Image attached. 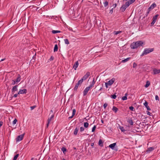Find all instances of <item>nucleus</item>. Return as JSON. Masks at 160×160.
I'll return each instance as SVG.
<instances>
[{
	"label": "nucleus",
	"mask_w": 160,
	"mask_h": 160,
	"mask_svg": "<svg viewBox=\"0 0 160 160\" xmlns=\"http://www.w3.org/2000/svg\"><path fill=\"white\" fill-rule=\"evenodd\" d=\"M155 99L156 100H159V98L158 96L157 95L155 96Z\"/></svg>",
	"instance_id": "09e8293b"
},
{
	"label": "nucleus",
	"mask_w": 160,
	"mask_h": 160,
	"mask_svg": "<svg viewBox=\"0 0 160 160\" xmlns=\"http://www.w3.org/2000/svg\"><path fill=\"white\" fill-rule=\"evenodd\" d=\"M150 83L149 81H147L146 82V84L145 86V87L146 88H148L150 85Z\"/></svg>",
	"instance_id": "b1692460"
},
{
	"label": "nucleus",
	"mask_w": 160,
	"mask_h": 160,
	"mask_svg": "<svg viewBox=\"0 0 160 160\" xmlns=\"http://www.w3.org/2000/svg\"><path fill=\"white\" fill-rule=\"evenodd\" d=\"M80 131L82 132L84 130V128L83 127H81L80 128Z\"/></svg>",
	"instance_id": "8fccbe9b"
},
{
	"label": "nucleus",
	"mask_w": 160,
	"mask_h": 160,
	"mask_svg": "<svg viewBox=\"0 0 160 160\" xmlns=\"http://www.w3.org/2000/svg\"><path fill=\"white\" fill-rule=\"evenodd\" d=\"M76 112V110L75 109H74L73 110L72 112V116H74L75 115Z\"/></svg>",
	"instance_id": "ea45409f"
},
{
	"label": "nucleus",
	"mask_w": 160,
	"mask_h": 160,
	"mask_svg": "<svg viewBox=\"0 0 160 160\" xmlns=\"http://www.w3.org/2000/svg\"><path fill=\"white\" fill-rule=\"evenodd\" d=\"M79 85H80V84L78 82L76 84L75 86V87L74 88V90H75V91L77 90Z\"/></svg>",
	"instance_id": "412c9836"
},
{
	"label": "nucleus",
	"mask_w": 160,
	"mask_h": 160,
	"mask_svg": "<svg viewBox=\"0 0 160 160\" xmlns=\"http://www.w3.org/2000/svg\"><path fill=\"white\" fill-rule=\"evenodd\" d=\"M154 50L153 48H147L144 49L141 56H142L146 55L149 53L153 51Z\"/></svg>",
	"instance_id": "f03ea898"
},
{
	"label": "nucleus",
	"mask_w": 160,
	"mask_h": 160,
	"mask_svg": "<svg viewBox=\"0 0 160 160\" xmlns=\"http://www.w3.org/2000/svg\"><path fill=\"white\" fill-rule=\"evenodd\" d=\"M96 128V125H94V127L92 128V132H94Z\"/></svg>",
	"instance_id": "4c0bfd02"
},
{
	"label": "nucleus",
	"mask_w": 160,
	"mask_h": 160,
	"mask_svg": "<svg viewBox=\"0 0 160 160\" xmlns=\"http://www.w3.org/2000/svg\"><path fill=\"white\" fill-rule=\"evenodd\" d=\"M153 72L154 74H156L160 73V69H157L156 68H154L153 69Z\"/></svg>",
	"instance_id": "9d476101"
},
{
	"label": "nucleus",
	"mask_w": 160,
	"mask_h": 160,
	"mask_svg": "<svg viewBox=\"0 0 160 160\" xmlns=\"http://www.w3.org/2000/svg\"><path fill=\"white\" fill-rule=\"evenodd\" d=\"M83 81V80L81 78L78 82L80 84V85H81Z\"/></svg>",
	"instance_id": "2f4dec72"
},
{
	"label": "nucleus",
	"mask_w": 160,
	"mask_h": 160,
	"mask_svg": "<svg viewBox=\"0 0 160 160\" xmlns=\"http://www.w3.org/2000/svg\"><path fill=\"white\" fill-rule=\"evenodd\" d=\"M155 22H156V21L153 20V21L151 23V24L152 25H153L154 24V23H155Z\"/></svg>",
	"instance_id": "603ef678"
},
{
	"label": "nucleus",
	"mask_w": 160,
	"mask_h": 160,
	"mask_svg": "<svg viewBox=\"0 0 160 160\" xmlns=\"http://www.w3.org/2000/svg\"><path fill=\"white\" fill-rule=\"evenodd\" d=\"M27 92V90L26 89H20L18 92V94H26Z\"/></svg>",
	"instance_id": "39448f33"
},
{
	"label": "nucleus",
	"mask_w": 160,
	"mask_h": 160,
	"mask_svg": "<svg viewBox=\"0 0 160 160\" xmlns=\"http://www.w3.org/2000/svg\"><path fill=\"white\" fill-rule=\"evenodd\" d=\"M21 79V76L20 74H18V75L17 78L15 80V81L17 82V83H18L20 81Z\"/></svg>",
	"instance_id": "9b49d317"
},
{
	"label": "nucleus",
	"mask_w": 160,
	"mask_h": 160,
	"mask_svg": "<svg viewBox=\"0 0 160 160\" xmlns=\"http://www.w3.org/2000/svg\"><path fill=\"white\" fill-rule=\"evenodd\" d=\"M94 143H91V146L92 147H93L94 146Z\"/></svg>",
	"instance_id": "052dcab7"
},
{
	"label": "nucleus",
	"mask_w": 160,
	"mask_h": 160,
	"mask_svg": "<svg viewBox=\"0 0 160 160\" xmlns=\"http://www.w3.org/2000/svg\"><path fill=\"white\" fill-rule=\"evenodd\" d=\"M129 109L132 111H133L134 108L132 106H131L129 107Z\"/></svg>",
	"instance_id": "c03bdc74"
},
{
	"label": "nucleus",
	"mask_w": 160,
	"mask_h": 160,
	"mask_svg": "<svg viewBox=\"0 0 160 160\" xmlns=\"http://www.w3.org/2000/svg\"><path fill=\"white\" fill-rule=\"evenodd\" d=\"M103 4L104 7H106L108 5V2L106 1L104 2Z\"/></svg>",
	"instance_id": "473e14b6"
},
{
	"label": "nucleus",
	"mask_w": 160,
	"mask_h": 160,
	"mask_svg": "<svg viewBox=\"0 0 160 160\" xmlns=\"http://www.w3.org/2000/svg\"><path fill=\"white\" fill-rule=\"evenodd\" d=\"M113 8H112L111 10L110 11V13H112L113 12Z\"/></svg>",
	"instance_id": "13d9d810"
},
{
	"label": "nucleus",
	"mask_w": 160,
	"mask_h": 160,
	"mask_svg": "<svg viewBox=\"0 0 160 160\" xmlns=\"http://www.w3.org/2000/svg\"><path fill=\"white\" fill-rule=\"evenodd\" d=\"M12 85H15L16 83H17V82H16L15 80H12Z\"/></svg>",
	"instance_id": "c9c22d12"
},
{
	"label": "nucleus",
	"mask_w": 160,
	"mask_h": 160,
	"mask_svg": "<svg viewBox=\"0 0 160 160\" xmlns=\"http://www.w3.org/2000/svg\"><path fill=\"white\" fill-rule=\"evenodd\" d=\"M78 64H79L78 62V61H77L75 62L73 66V68H74V69L75 70L76 69V68H77L78 66Z\"/></svg>",
	"instance_id": "dca6fc26"
},
{
	"label": "nucleus",
	"mask_w": 160,
	"mask_h": 160,
	"mask_svg": "<svg viewBox=\"0 0 160 160\" xmlns=\"http://www.w3.org/2000/svg\"><path fill=\"white\" fill-rule=\"evenodd\" d=\"M102 87L100 89H99V90L100 91L102 89Z\"/></svg>",
	"instance_id": "338daca9"
},
{
	"label": "nucleus",
	"mask_w": 160,
	"mask_h": 160,
	"mask_svg": "<svg viewBox=\"0 0 160 160\" xmlns=\"http://www.w3.org/2000/svg\"><path fill=\"white\" fill-rule=\"evenodd\" d=\"M145 106L146 108L148 110L150 111L151 110V109L149 108V107L148 106V103L147 101H145V102L143 104Z\"/></svg>",
	"instance_id": "f8f14e48"
},
{
	"label": "nucleus",
	"mask_w": 160,
	"mask_h": 160,
	"mask_svg": "<svg viewBox=\"0 0 160 160\" xmlns=\"http://www.w3.org/2000/svg\"><path fill=\"white\" fill-rule=\"evenodd\" d=\"M54 59V57H53L52 56L51 58H50V59H49V60L50 61H52Z\"/></svg>",
	"instance_id": "3c124183"
},
{
	"label": "nucleus",
	"mask_w": 160,
	"mask_h": 160,
	"mask_svg": "<svg viewBox=\"0 0 160 160\" xmlns=\"http://www.w3.org/2000/svg\"><path fill=\"white\" fill-rule=\"evenodd\" d=\"M36 107V105L31 106L30 107L31 110H32L34 108H35Z\"/></svg>",
	"instance_id": "37998d69"
},
{
	"label": "nucleus",
	"mask_w": 160,
	"mask_h": 160,
	"mask_svg": "<svg viewBox=\"0 0 160 160\" xmlns=\"http://www.w3.org/2000/svg\"><path fill=\"white\" fill-rule=\"evenodd\" d=\"M137 66V64L135 62H134L133 64V68H136Z\"/></svg>",
	"instance_id": "49530a36"
},
{
	"label": "nucleus",
	"mask_w": 160,
	"mask_h": 160,
	"mask_svg": "<svg viewBox=\"0 0 160 160\" xmlns=\"http://www.w3.org/2000/svg\"><path fill=\"white\" fill-rule=\"evenodd\" d=\"M152 9V8H150V6L148 8V11H149V12L151 10V9Z\"/></svg>",
	"instance_id": "bf43d9fd"
},
{
	"label": "nucleus",
	"mask_w": 160,
	"mask_h": 160,
	"mask_svg": "<svg viewBox=\"0 0 160 160\" xmlns=\"http://www.w3.org/2000/svg\"><path fill=\"white\" fill-rule=\"evenodd\" d=\"M115 81V79L114 78H113L107 82L108 83V85L110 86L113 84Z\"/></svg>",
	"instance_id": "423d86ee"
},
{
	"label": "nucleus",
	"mask_w": 160,
	"mask_h": 160,
	"mask_svg": "<svg viewBox=\"0 0 160 160\" xmlns=\"http://www.w3.org/2000/svg\"><path fill=\"white\" fill-rule=\"evenodd\" d=\"M158 15H159L158 14L154 16L153 17L152 19L156 21L158 17Z\"/></svg>",
	"instance_id": "cd10ccee"
},
{
	"label": "nucleus",
	"mask_w": 160,
	"mask_h": 160,
	"mask_svg": "<svg viewBox=\"0 0 160 160\" xmlns=\"http://www.w3.org/2000/svg\"><path fill=\"white\" fill-rule=\"evenodd\" d=\"M148 114L150 116L151 115V113L150 112H148Z\"/></svg>",
	"instance_id": "e2e57ef3"
},
{
	"label": "nucleus",
	"mask_w": 160,
	"mask_h": 160,
	"mask_svg": "<svg viewBox=\"0 0 160 160\" xmlns=\"http://www.w3.org/2000/svg\"><path fill=\"white\" fill-rule=\"evenodd\" d=\"M17 122V120L16 119H15L13 122V124H16Z\"/></svg>",
	"instance_id": "a18cd8bd"
},
{
	"label": "nucleus",
	"mask_w": 160,
	"mask_h": 160,
	"mask_svg": "<svg viewBox=\"0 0 160 160\" xmlns=\"http://www.w3.org/2000/svg\"><path fill=\"white\" fill-rule=\"evenodd\" d=\"M50 122H49L48 121V123L47 124V127L48 128L49 126V124Z\"/></svg>",
	"instance_id": "4d7b16f0"
},
{
	"label": "nucleus",
	"mask_w": 160,
	"mask_h": 160,
	"mask_svg": "<svg viewBox=\"0 0 160 160\" xmlns=\"http://www.w3.org/2000/svg\"><path fill=\"white\" fill-rule=\"evenodd\" d=\"M5 59V58H3V59H2L0 61V62H1V61H4V60Z\"/></svg>",
	"instance_id": "680f3d73"
},
{
	"label": "nucleus",
	"mask_w": 160,
	"mask_h": 160,
	"mask_svg": "<svg viewBox=\"0 0 160 160\" xmlns=\"http://www.w3.org/2000/svg\"><path fill=\"white\" fill-rule=\"evenodd\" d=\"M90 75V72H87L86 74L84 75V76L82 78V80H86L89 77V76Z\"/></svg>",
	"instance_id": "0eeeda50"
},
{
	"label": "nucleus",
	"mask_w": 160,
	"mask_h": 160,
	"mask_svg": "<svg viewBox=\"0 0 160 160\" xmlns=\"http://www.w3.org/2000/svg\"><path fill=\"white\" fill-rule=\"evenodd\" d=\"M135 0H129V1H127V2H128L129 3V5H130Z\"/></svg>",
	"instance_id": "7c9ffc66"
},
{
	"label": "nucleus",
	"mask_w": 160,
	"mask_h": 160,
	"mask_svg": "<svg viewBox=\"0 0 160 160\" xmlns=\"http://www.w3.org/2000/svg\"><path fill=\"white\" fill-rule=\"evenodd\" d=\"M120 129L121 130V131L123 132H125L126 131V130L124 129L123 127H121L120 128Z\"/></svg>",
	"instance_id": "e433bc0d"
},
{
	"label": "nucleus",
	"mask_w": 160,
	"mask_h": 160,
	"mask_svg": "<svg viewBox=\"0 0 160 160\" xmlns=\"http://www.w3.org/2000/svg\"><path fill=\"white\" fill-rule=\"evenodd\" d=\"M52 32L53 34H55L58 33H60L61 32V31L59 30H53L52 31Z\"/></svg>",
	"instance_id": "a878e982"
},
{
	"label": "nucleus",
	"mask_w": 160,
	"mask_h": 160,
	"mask_svg": "<svg viewBox=\"0 0 160 160\" xmlns=\"http://www.w3.org/2000/svg\"><path fill=\"white\" fill-rule=\"evenodd\" d=\"M105 86H106V87L107 88L108 87V83L107 82H105Z\"/></svg>",
	"instance_id": "6e6d98bb"
},
{
	"label": "nucleus",
	"mask_w": 160,
	"mask_h": 160,
	"mask_svg": "<svg viewBox=\"0 0 160 160\" xmlns=\"http://www.w3.org/2000/svg\"><path fill=\"white\" fill-rule=\"evenodd\" d=\"M156 6V4L154 2L153 3V4L150 6V8H152V9H153Z\"/></svg>",
	"instance_id": "bb28decb"
},
{
	"label": "nucleus",
	"mask_w": 160,
	"mask_h": 160,
	"mask_svg": "<svg viewBox=\"0 0 160 160\" xmlns=\"http://www.w3.org/2000/svg\"><path fill=\"white\" fill-rule=\"evenodd\" d=\"M154 149V148L153 147H150L148 148V150L149 151H151L153 150Z\"/></svg>",
	"instance_id": "58836bf2"
},
{
	"label": "nucleus",
	"mask_w": 160,
	"mask_h": 160,
	"mask_svg": "<svg viewBox=\"0 0 160 160\" xmlns=\"http://www.w3.org/2000/svg\"><path fill=\"white\" fill-rule=\"evenodd\" d=\"M116 143H114L112 144H110L109 147L110 148H111L112 149H113L115 146H116Z\"/></svg>",
	"instance_id": "2eb2a0df"
},
{
	"label": "nucleus",
	"mask_w": 160,
	"mask_h": 160,
	"mask_svg": "<svg viewBox=\"0 0 160 160\" xmlns=\"http://www.w3.org/2000/svg\"><path fill=\"white\" fill-rule=\"evenodd\" d=\"M118 108L115 106H113L112 110L115 113H116L118 111Z\"/></svg>",
	"instance_id": "f3484780"
},
{
	"label": "nucleus",
	"mask_w": 160,
	"mask_h": 160,
	"mask_svg": "<svg viewBox=\"0 0 160 160\" xmlns=\"http://www.w3.org/2000/svg\"><path fill=\"white\" fill-rule=\"evenodd\" d=\"M18 156V154H17L13 158V160H16Z\"/></svg>",
	"instance_id": "f704fd0d"
},
{
	"label": "nucleus",
	"mask_w": 160,
	"mask_h": 160,
	"mask_svg": "<svg viewBox=\"0 0 160 160\" xmlns=\"http://www.w3.org/2000/svg\"><path fill=\"white\" fill-rule=\"evenodd\" d=\"M65 43L66 44H68L69 43V42L67 39H65L64 40Z\"/></svg>",
	"instance_id": "c756f323"
},
{
	"label": "nucleus",
	"mask_w": 160,
	"mask_h": 160,
	"mask_svg": "<svg viewBox=\"0 0 160 160\" xmlns=\"http://www.w3.org/2000/svg\"><path fill=\"white\" fill-rule=\"evenodd\" d=\"M18 85H16L13 87L12 91V93H13L15 91H18Z\"/></svg>",
	"instance_id": "1a4fd4ad"
},
{
	"label": "nucleus",
	"mask_w": 160,
	"mask_h": 160,
	"mask_svg": "<svg viewBox=\"0 0 160 160\" xmlns=\"http://www.w3.org/2000/svg\"><path fill=\"white\" fill-rule=\"evenodd\" d=\"M129 5V3L128 2H126L120 8V10H121L122 12H124L126 8Z\"/></svg>",
	"instance_id": "7ed1b4c3"
},
{
	"label": "nucleus",
	"mask_w": 160,
	"mask_h": 160,
	"mask_svg": "<svg viewBox=\"0 0 160 160\" xmlns=\"http://www.w3.org/2000/svg\"><path fill=\"white\" fill-rule=\"evenodd\" d=\"M95 83V82L94 81V78L92 83L90 84V85L88 86V88H89L90 89L92 88L94 86V84Z\"/></svg>",
	"instance_id": "ddd939ff"
},
{
	"label": "nucleus",
	"mask_w": 160,
	"mask_h": 160,
	"mask_svg": "<svg viewBox=\"0 0 160 160\" xmlns=\"http://www.w3.org/2000/svg\"><path fill=\"white\" fill-rule=\"evenodd\" d=\"M78 129L77 128H76L74 130V131L73 132V134L74 135H76L77 134V133L78 131Z\"/></svg>",
	"instance_id": "393cba45"
},
{
	"label": "nucleus",
	"mask_w": 160,
	"mask_h": 160,
	"mask_svg": "<svg viewBox=\"0 0 160 160\" xmlns=\"http://www.w3.org/2000/svg\"><path fill=\"white\" fill-rule=\"evenodd\" d=\"M58 47L57 44L55 45L54 48V52H55L58 50Z\"/></svg>",
	"instance_id": "5701e85b"
},
{
	"label": "nucleus",
	"mask_w": 160,
	"mask_h": 160,
	"mask_svg": "<svg viewBox=\"0 0 160 160\" xmlns=\"http://www.w3.org/2000/svg\"><path fill=\"white\" fill-rule=\"evenodd\" d=\"M127 99V96H124L122 97V99L123 100H126Z\"/></svg>",
	"instance_id": "79ce46f5"
},
{
	"label": "nucleus",
	"mask_w": 160,
	"mask_h": 160,
	"mask_svg": "<svg viewBox=\"0 0 160 160\" xmlns=\"http://www.w3.org/2000/svg\"><path fill=\"white\" fill-rule=\"evenodd\" d=\"M18 94V93L17 94H15L14 95L13 97L14 98L17 97Z\"/></svg>",
	"instance_id": "5fc2aeb1"
},
{
	"label": "nucleus",
	"mask_w": 160,
	"mask_h": 160,
	"mask_svg": "<svg viewBox=\"0 0 160 160\" xmlns=\"http://www.w3.org/2000/svg\"><path fill=\"white\" fill-rule=\"evenodd\" d=\"M83 125L85 128H87L88 126V123L87 122H84Z\"/></svg>",
	"instance_id": "c85d7f7f"
},
{
	"label": "nucleus",
	"mask_w": 160,
	"mask_h": 160,
	"mask_svg": "<svg viewBox=\"0 0 160 160\" xmlns=\"http://www.w3.org/2000/svg\"><path fill=\"white\" fill-rule=\"evenodd\" d=\"M114 8H115L116 7V6H117V4L116 3H115L114 4Z\"/></svg>",
	"instance_id": "69168bd1"
},
{
	"label": "nucleus",
	"mask_w": 160,
	"mask_h": 160,
	"mask_svg": "<svg viewBox=\"0 0 160 160\" xmlns=\"http://www.w3.org/2000/svg\"><path fill=\"white\" fill-rule=\"evenodd\" d=\"M3 123V122L1 121H0V127H1Z\"/></svg>",
	"instance_id": "864d4df0"
},
{
	"label": "nucleus",
	"mask_w": 160,
	"mask_h": 160,
	"mask_svg": "<svg viewBox=\"0 0 160 160\" xmlns=\"http://www.w3.org/2000/svg\"><path fill=\"white\" fill-rule=\"evenodd\" d=\"M98 145L101 147L103 146V142L101 139H100L98 142Z\"/></svg>",
	"instance_id": "a211bd4d"
},
{
	"label": "nucleus",
	"mask_w": 160,
	"mask_h": 160,
	"mask_svg": "<svg viewBox=\"0 0 160 160\" xmlns=\"http://www.w3.org/2000/svg\"><path fill=\"white\" fill-rule=\"evenodd\" d=\"M62 151L63 152V153H64L66 151V149L64 147H62L61 149Z\"/></svg>",
	"instance_id": "72a5a7b5"
},
{
	"label": "nucleus",
	"mask_w": 160,
	"mask_h": 160,
	"mask_svg": "<svg viewBox=\"0 0 160 160\" xmlns=\"http://www.w3.org/2000/svg\"><path fill=\"white\" fill-rule=\"evenodd\" d=\"M108 106V104L106 103H105L103 105V107L104 109L106 108Z\"/></svg>",
	"instance_id": "de8ad7c7"
},
{
	"label": "nucleus",
	"mask_w": 160,
	"mask_h": 160,
	"mask_svg": "<svg viewBox=\"0 0 160 160\" xmlns=\"http://www.w3.org/2000/svg\"><path fill=\"white\" fill-rule=\"evenodd\" d=\"M122 31H114L113 32V34L115 35H117L118 34H120L122 32Z\"/></svg>",
	"instance_id": "6ab92c4d"
},
{
	"label": "nucleus",
	"mask_w": 160,
	"mask_h": 160,
	"mask_svg": "<svg viewBox=\"0 0 160 160\" xmlns=\"http://www.w3.org/2000/svg\"><path fill=\"white\" fill-rule=\"evenodd\" d=\"M50 112H51V113L52 112V113H53V111L52 110H51L50 111Z\"/></svg>",
	"instance_id": "774afa93"
},
{
	"label": "nucleus",
	"mask_w": 160,
	"mask_h": 160,
	"mask_svg": "<svg viewBox=\"0 0 160 160\" xmlns=\"http://www.w3.org/2000/svg\"><path fill=\"white\" fill-rule=\"evenodd\" d=\"M144 44L142 41H138L136 42H134L131 45V47L132 49H136L141 46H142Z\"/></svg>",
	"instance_id": "f257e3e1"
},
{
	"label": "nucleus",
	"mask_w": 160,
	"mask_h": 160,
	"mask_svg": "<svg viewBox=\"0 0 160 160\" xmlns=\"http://www.w3.org/2000/svg\"><path fill=\"white\" fill-rule=\"evenodd\" d=\"M130 59V58H128L125 59H124L121 62L122 63H124L125 62L128 61H129Z\"/></svg>",
	"instance_id": "aec40b11"
},
{
	"label": "nucleus",
	"mask_w": 160,
	"mask_h": 160,
	"mask_svg": "<svg viewBox=\"0 0 160 160\" xmlns=\"http://www.w3.org/2000/svg\"><path fill=\"white\" fill-rule=\"evenodd\" d=\"M128 122L131 125H133V123L131 118H129L128 119Z\"/></svg>",
	"instance_id": "4468645a"
},
{
	"label": "nucleus",
	"mask_w": 160,
	"mask_h": 160,
	"mask_svg": "<svg viewBox=\"0 0 160 160\" xmlns=\"http://www.w3.org/2000/svg\"><path fill=\"white\" fill-rule=\"evenodd\" d=\"M54 117V114H52L51 117L50 118H48V121L49 122H50L52 120V119Z\"/></svg>",
	"instance_id": "4be33fe9"
},
{
	"label": "nucleus",
	"mask_w": 160,
	"mask_h": 160,
	"mask_svg": "<svg viewBox=\"0 0 160 160\" xmlns=\"http://www.w3.org/2000/svg\"><path fill=\"white\" fill-rule=\"evenodd\" d=\"M24 135V133L21 134L20 135L18 136L17 138H16V141L17 142H18L22 140L23 138Z\"/></svg>",
	"instance_id": "20e7f679"
},
{
	"label": "nucleus",
	"mask_w": 160,
	"mask_h": 160,
	"mask_svg": "<svg viewBox=\"0 0 160 160\" xmlns=\"http://www.w3.org/2000/svg\"><path fill=\"white\" fill-rule=\"evenodd\" d=\"M111 97L114 99H115L116 98V96L115 94L111 95Z\"/></svg>",
	"instance_id": "a19ab883"
},
{
	"label": "nucleus",
	"mask_w": 160,
	"mask_h": 160,
	"mask_svg": "<svg viewBox=\"0 0 160 160\" xmlns=\"http://www.w3.org/2000/svg\"><path fill=\"white\" fill-rule=\"evenodd\" d=\"M73 116H72H72L71 117H70L68 118L69 119L72 118Z\"/></svg>",
	"instance_id": "0e129e2a"
},
{
	"label": "nucleus",
	"mask_w": 160,
	"mask_h": 160,
	"mask_svg": "<svg viewBox=\"0 0 160 160\" xmlns=\"http://www.w3.org/2000/svg\"><path fill=\"white\" fill-rule=\"evenodd\" d=\"M90 89L89 88H88L87 87L83 91V96H85L86 95L88 92V91H89Z\"/></svg>",
	"instance_id": "6e6552de"
}]
</instances>
